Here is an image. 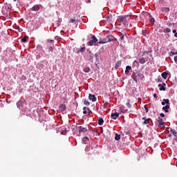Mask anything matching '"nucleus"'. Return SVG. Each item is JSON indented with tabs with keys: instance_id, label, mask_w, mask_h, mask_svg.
<instances>
[{
	"instance_id": "obj_46",
	"label": "nucleus",
	"mask_w": 177,
	"mask_h": 177,
	"mask_svg": "<svg viewBox=\"0 0 177 177\" xmlns=\"http://www.w3.org/2000/svg\"><path fill=\"white\" fill-rule=\"evenodd\" d=\"M83 110H84V111H86V106H84V107L83 108Z\"/></svg>"
},
{
	"instance_id": "obj_42",
	"label": "nucleus",
	"mask_w": 177,
	"mask_h": 177,
	"mask_svg": "<svg viewBox=\"0 0 177 177\" xmlns=\"http://www.w3.org/2000/svg\"><path fill=\"white\" fill-rule=\"evenodd\" d=\"M86 3H91V0H86Z\"/></svg>"
},
{
	"instance_id": "obj_14",
	"label": "nucleus",
	"mask_w": 177,
	"mask_h": 177,
	"mask_svg": "<svg viewBox=\"0 0 177 177\" xmlns=\"http://www.w3.org/2000/svg\"><path fill=\"white\" fill-rule=\"evenodd\" d=\"M169 129L170 130V132H171L172 135H174V136H175L176 138H177V132H176V130L172 129L171 128H169Z\"/></svg>"
},
{
	"instance_id": "obj_11",
	"label": "nucleus",
	"mask_w": 177,
	"mask_h": 177,
	"mask_svg": "<svg viewBox=\"0 0 177 177\" xmlns=\"http://www.w3.org/2000/svg\"><path fill=\"white\" fill-rule=\"evenodd\" d=\"M131 70H132V67H131V66H127L126 70H125V74L128 75V74H129V71Z\"/></svg>"
},
{
	"instance_id": "obj_38",
	"label": "nucleus",
	"mask_w": 177,
	"mask_h": 177,
	"mask_svg": "<svg viewBox=\"0 0 177 177\" xmlns=\"http://www.w3.org/2000/svg\"><path fill=\"white\" fill-rule=\"evenodd\" d=\"M49 51L53 52V47H52V46L49 47Z\"/></svg>"
},
{
	"instance_id": "obj_37",
	"label": "nucleus",
	"mask_w": 177,
	"mask_h": 177,
	"mask_svg": "<svg viewBox=\"0 0 177 177\" xmlns=\"http://www.w3.org/2000/svg\"><path fill=\"white\" fill-rule=\"evenodd\" d=\"M98 44H106L105 41H104V39L102 40V41H100L98 42Z\"/></svg>"
},
{
	"instance_id": "obj_48",
	"label": "nucleus",
	"mask_w": 177,
	"mask_h": 177,
	"mask_svg": "<svg viewBox=\"0 0 177 177\" xmlns=\"http://www.w3.org/2000/svg\"><path fill=\"white\" fill-rule=\"evenodd\" d=\"M95 57L96 59H97V53L95 54Z\"/></svg>"
},
{
	"instance_id": "obj_1",
	"label": "nucleus",
	"mask_w": 177,
	"mask_h": 177,
	"mask_svg": "<svg viewBox=\"0 0 177 177\" xmlns=\"http://www.w3.org/2000/svg\"><path fill=\"white\" fill-rule=\"evenodd\" d=\"M112 41H117V39H115L113 35L106 36L104 39L105 44H107V42H112Z\"/></svg>"
},
{
	"instance_id": "obj_26",
	"label": "nucleus",
	"mask_w": 177,
	"mask_h": 177,
	"mask_svg": "<svg viewBox=\"0 0 177 177\" xmlns=\"http://www.w3.org/2000/svg\"><path fill=\"white\" fill-rule=\"evenodd\" d=\"M83 71H84V73H89L91 71V68H89V67H86L83 69Z\"/></svg>"
},
{
	"instance_id": "obj_18",
	"label": "nucleus",
	"mask_w": 177,
	"mask_h": 177,
	"mask_svg": "<svg viewBox=\"0 0 177 177\" xmlns=\"http://www.w3.org/2000/svg\"><path fill=\"white\" fill-rule=\"evenodd\" d=\"M162 78H164V80H167V77H168V73L167 72H163L161 74Z\"/></svg>"
},
{
	"instance_id": "obj_43",
	"label": "nucleus",
	"mask_w": 177,
	"mask_h": 177,
	"mask_svg": "<svg viewBox=\"0 0 177 177\" xmlns=\"http://www.w3.org/2000/svg\"><path fill=\"white\" fill-rule=\"evenodd\" d=\"M153 97H155V99H157V94H153Z\"/></svg>"
},
{
	"instance_id": "obj_4",
	"label": "nucleus",
	"mask_w": 177,
	"mask_h": 177,
	"mask_svg": "<svg viewBox=\"0 0 177 177\" xmlns=\"http://www.w3.org/2000/svg\"><path fill=\"white\" fill-rule=\"evenodd\" d=\"M119 117H120V114L117 112L112 113L111 115V118H112V120H117V118Z\"/></svg>"
},
{
	"instance_id": "obj_28",
	"label": "nucleus",
	"mask_w": 177,
	"mask_h": 177,
	"mask_svg": "<svg viewBox=\"0 0 177 177\" xmlns=\"http://www.w3.org/2000/svg\"><path fill=\"white\" fill-rule=\"evenodd\" d=\"M163 32L167 33V32H171V30L169 28H166L163 30Z\"/></svg>"
},
{
	"instance_id": "obj_51",
	"label": "nucleus",
	"mask_w": 177,
	"mask_h": 177,
	"mask_svg": "<svg viewBox=\"0 0 177 177\" xmlns=\"http://www.w3.org/2000/svg\"><path fill=\"white\" fill-rule=\"evenodd\" d=\"M171 136H172V134L169 135V138H171Z\"/></svg>"
},
{
	"instance_id": "obj_54",
	"label": "nucleus",
	"mask_w": 177,
	"mask_h": 177,
	"mask_svg": "<svg viewBox=\"0 0 177 177\" xmlns=\"http://www.w3.org/2000/svg\"><path fill=\"white\" fill-rule=\"evenodd\" d=\"M14 1V2H16V1H17V0H13Z\"/></svg>"
},
{
	"instance_id": "obj_19",
	"label": "nucleus",
	"mask_w": 177,
	"mask_h": 177,
	"mask_svg": "<svg viewBox=\"0 0 177 177\" xmlns=\"http://www.w3.org/2000/svg\"><path fill=\"white\" fill-rule=\"evenodd\" d=\"M142 120H144V125H147V124H149V122H150V120L149 119H146V117L142 118Z\"/></svg>"
},
{
	"instance_id": "obj_2",
	"label": "nucleus",
	"mask_w": 177,
	"mask_h": 177,
	"mask_svg": "<svg viewBox=\"0 0 177 177\" xmlns=\"http://www.w3.org/2000/svg\"><path fill=\"white\" fill-rule=\"evenodd\" d=\"M76 128L79 133H85V132H88V129L84 128L82 126H77Z\"/></svg>"
},
{
	"instance_id": "obj_29",
	"label": "nucleus",
	"mask_w": 177,
	"mask_h": 177,
	"mask_svg": "<svg viewBox=\"0 0 177 177\" xmlns=\"http://www.w3.org/2000/svg\"><path fill=\"white\" fill-rule=\"evenodd\" d=\"M84 104H85V106H89V104H91V103L89 102V101L84 100Z\"/></svg>"
},
{
	"instance_id": "obj_33",
	"label": "nucleus",
	"mask_w": 177,
	"mask_h": 177,
	"mask_svg": "<svg viewBox=\"0 0 177 177\" xmlns=\"http://www.w3.org/2000/svg\"><path fill=\"white\" fill-rule=\"evenodd\" d=\"M134 66H139V62L138 60H135L133 63Z\"/></svg>"
},
{
	"instance_id": "obj_10",
	"label": "nucleus",
	"mask_w": 177,
	"mask_h": 177,
	"mask_svg": "<svg viewBox=\"0 0 177 177\" xmlns=\"http://www.w3.org/2000/svg\"><path fill=\"white\" fill-rule=\"evenodd\" d=\"M119 20L122 23H125V21H127V16L119 17Z\"/></svg>"
},
{
	"instance_id": "obj_47",
	"label": "nucleus",
	"mask_w": 177,
	"mask_h": 177,
	"mask_svg": "<svg viewBox=\"0 0 177 177\" xmlns=\"http://www.w3.org/2000/svg\"><path fill=\"white\" fill-rule=\"evenodd\" d=\"M174 37L177 38V32L174 33Z\"/></svg>"
},
{
	"instance_id": "obj_7",
	"label": "nucleus",
	"mask_w": 177,
	"mask_h": 177,
	"mask_svg": "<svg viewBox=\"0 0 177 177\" xmlns=\"http://www.w3.org/2000/svg\"><path fill=\"white\" fill-rule=\"evenodd\" d=\"M59 111H62V113H63V111H66V104H61L59 106Z\"/></svg>"
},
{
	"instance_id": "obj_16",
	"label": "nucleus",
	"mask_w": 177,
	"mask_h": 177,
	"mask_svg": "<svg viewBox=\"0 0 177 177\" xmlns=\"http://www.w3.org/2000/svg\"><path fill=\"white\" fill-rule=\"evenodd\" d=\"M162 12L163 13H168V12H169V8L165 7V8H162Z\"/></svg>"
},
{
	"instance_id": "obj_49",
	"label": "nucleus",
	"mask_w": 177,
	"mask_h": 177,
	"mask_svg": "<svg viewBox=\"0 0 177 177\" xmlns=\"http://www.w3.org/2000/svg\"><path fill=\"white\" fill-rule=\"evenodd\" d=\"M133 80H134V81H138V80L136 79V77H133Z\"/></svg>"
},
{
	"instance_id": "obj_27",
	"label": "nucleus",
	"mask_w": 177,
	"mask_h": 177,
	"mask_svg": "<svg viewBox=\"0 0 177 177\" xmlns=\"http://www.w3.org/2000/svg\"><path fill=\"white\" fill-rule=\"evenodd\" d=\"M21 41L23 42H27L28 41V36H25L22 39Z\"/></svg>"
},
{
	"instance_id": "obj_22",
	"label": "nucleus",
	"mask_w": 177,
	"mask_h": 177,
	"mask_svg": "<svg viewBox=\"0 0 177 177\" xmlns=\"http://www.w3.org/2000/svg\"><path fill=\"white\" fill-rule=\"evenodd\" d=\"M91 40L93 41L95 44L97 43V38H96V36L95 35H93L91 37Z\"/></svg>"
},
{
	"instance_id": "obj_39",
	"label": "nucleus",
	"mask_w": 177,
	"mask_h": 177,
	"mask_svg": "<svg viewBox=\"0 0 177 177\" xmlns=\"http://www.w3.org/2000/svg\"><path fill=\"white\" fill-rule=\"evenodd\" d=\"M176 53L173 51L170 52V56H174V55H175Z\"/></svg>"
},
{
	"instance_id": "obj_41",
	"label": "nucleus",
	"mask_w": 177,
	"mask_h": 177,
	"mask_svg": "<svg viewBox=\"0 0 177 177\" xmlns=\"http://www.w3.org/2000/svg\"><path fill=\"white\" fill-rule=\"evenodd\" d=\"M160 117H165V114H164V113H161L160 114Z\"/></svg>"
},
{
	"instance_id": "obj_17",
	"label": "nucleus",
	"mask_w": 177,
	"mask_h": 177,
	"mask_svg": "<svg viewBox=\"0 0 177 177\" xmlns=\"http://www.w3.org/2000/svg\"><path fill=\"white\" fill-rule=\"evenodd\" d=\"M139 63H140V64H145V63H146V59H145V57L140 58Z\"/></svg>"
},
{
	"instance_id": "obj_35",
	"label": "nucleus",
	"mask_w": 177,
	"mask_h": 177,
	"mask_svg": "<svg viewBox=\"0 0 177 177\" xmlns=\"http://www.w3.org/2000/svg\"><path fill=\"white\" fill-rule=\"evenodd\" d=\"M125 35L124 34H121V36H120V39L122 41L124 40V38Z\"/></svg>"
},
{
	"instance_id": "obj_23",
	"label": "nucleus",
	"mask_w": 177,
	"mask_h": 177,
	"mask_svg": "<svg viewBox=\"0 0 177 177\" xmlns=\"http://www.w3.org/2000/svg\"><path fill=\"white\" fill-rule=\"evenodd\" d=\"M121 67V61H118L115 64V68H118Z\"/></svg>"
},
{
	"instance_id": "obj_36",
	"label": "nucleus",
	"mask_w": 177,
	"mask_h": 177,
	"mask_svg": "<svg viewBox=\"0 0 177 177\" xmlns=\"http://www.w3.org/2000/svg\"><path fill=\"white\" fill-rule=\"evenodd\" d=\"M80 52H85V47H82V48L80 49Z\"/></svg>"
},
{
	"instance_id": "obj_8",
	"label": "nucleus",
	"mask_w": 177,
	"mask_h": 177,
	"mask_svg": "<svg viewBox=\"0 0 177 177\" xmlns=\"http://www.w3.org/2000/svg\"><path fill=\"white\" fill-rule=\"evenodd\" d=\"M89 142V138L88 137H84L82 140V143H84V145H88Z\"/></svg>"
},
{
	"instance_id": "obj_45",
	"label": "nucleus",
	"mask_w": 177,
	"mask_h": 177,
	"mask_svg": "<svg viewBox=\"0 0 177 177\" xmlns=\"http://www.w3.org/2000/svg\"><path fill=\"white\" fill-rule=\"evenodd\" d=\"M83 113L87 114V113H88V111H83Z\"/></svg>"
},
{
	"instance_id": "obj_13",
	"label": "nucleus",
	"mask_w": 177,
	"mask_h": 177,
	"mask_svg": "<svg viewBox=\"0 0 177 177\" xmlns=\"http://www.w3.org/2000/svg\"><path fill=\"white\" fill-rule=\"evenodd\" d=\"M120 113H127V111H128V109H127L125 108V106H122L120 108Z\"/></svg>"
},
{
	"instance_id": "obj_21",
	"label": "nucleus",
	"mask_w": 177,
	"mask_h": 177,
	"mask_svg": "<svg viewBox=\"0 0 177 177\" xmlns=\"http://www.w3.org/2000/svg\"><path fill=\"white\" fill-rule=\"evenodd\" d=\"M104 122V120H103V118H100L98 119V124L99 125H103Z\"/></svg>"
},
{
	"instance_id": "obj_3",
	"label": "nucleus",
	"mask_w": 177,
	"mask_h": 177,
	"mask_svg": "<svg viewBox=\"0 0 177 177\" xmlns=\"http://www.w3.org/2000/svg\"><path fill=\"white\" fill-rule=\"evenodd\" d=\"M41 9V5L37 4L33 6V7L31 8V10L33 12H37V10H39Z\"/></svg>"
},
{
	"instance_id": "obj_20",
	"label": "nucleus",
	"mask_w": 177,
	"mask_h": 177,
	"mask_svg": "<svg viewBox=\"0 0 177 177\" xmlns=\"http://www.w3.org/2000/svg\"><path fill=\"white\" fill-rule=\"evenodd\" d=\"M169 105H166V106H163L162 107V110H164V111L165 112V113H168V111H169Z\"/></svg>"
},
{
	"instance_id": "obj_24",
	"label": "nucleus",
	"mask_w": 177,
	"mask_h": 177,
	"mask_svg": "<svg viewBox=\"0 0 177 177\" xmlns=\"http://www.w3.org/2000/svg\"><path fill=\"white\" fill-rule=\"evenodd\" d=\"M158 118L159 119L158 120V122L160 127H162V125H164V123L162 122V119L160 118Z\"/></svg>"
},
{
	"instance_id": "obj_9",
	"label": "nucleus",
	"mask_w": 177,
	"mask_h": 177,
	"mask_svg": "<svg viewBox=\"0 0 177 177\" xmlns=\"http://www.w3.org/2000/svg\"><path fill=\"white\" fill-rule=\"evenodd\" d=\"M88 99L89 100H92L93 102H96V97L95 96V95L89 94Z\"/></svg>"
},
{
	"instance_id": "obj_15",
	"label": "nucleus",
	"mask_w": 177,
	"mask_h": 177,
	"mask_svg": "<svg viewBox=\"0 0 177 177\" xmlns=\"http://www.w3.org/2000/svg\"><path fill=\"white\" fill-rule=\"evenodd\" d=\"M21 106H23V101L22 100H19L17 102V106L18 107V109H21Z\"/></svg>"
},
{
	"instance_id": "obj_53",
	"label": "nucleus",
	"mask_w": 177,
	"mask_h": 177,
	"mask_svg": "<svg viewBox=\"0 0 177 177\" xmlns=\"http://www.w3.org/2000/svg\"><path fill=\"white\" fill-rule=\"evenodd\" d=\"M145 53H147H147H149V51H145Z\"/></svg>"
},
{
	"instance_id": "obj_5",
	"label": "nucleus",
	"mask_w": 177,
	"mask_h": 177,
	"mask_svg": "<svg viewBox=\"0 0 177 177\" xmlns=\"http://www.w3.org/2000/svg\"><path fill=\"white\" fill-rule=\"evenodd\" d=\"M147 16L149 18V22L153 23V24H154V21H156V20L154 19V18L153 17H151V14L147 12Z\"/></svg>"
},
{
	"instance_id": "obj_50",
	"label": "nucleus",
	"mask_w": 177,
	"mask_h": 177,
	"mask_svg": "<svg viewBox=\"0 0 177 177\" xmlns=\"http://www.w3.org/2000/svg\"><path fill=\"white\" fill-rule=\"evenodd\" d=\"M145 109H146L147 113V111H149V109L148 108H145Z\"/></svg>"
},
{
	"instance_id": "obj_12",
	"label": "nucleus",
	"mask_w": 177,
	"mask_h": 177,
	"mask_svg": "<svg viewBox=\"0 0 177 177\" xmlns=\"http://www.w3.org/2000/svg\"><path fill=\"white\" fill-rule=\"evenodd\" d=\"M165 104L167 105H169V100L168 99H164L163 101L162 102V106H165Z\"/></svg>"
},
{
	"instance_id": "obj_31",
	"label": "nucleus",
	"mask_w": 177,
	"mask_h": 177,
	"mask_svg": "<svg viewBox=\"0 0 177 177\" xmlns=\"http://www.w3.org/2000/svg\"><path fill=\"white\" fill-rule=\"evenodd\" d=\"M142 35H143L144 37H146L147 35V32L146 31V30L142 31Z\"/></svg>"
},
{
	"instance_id": "obj_25",
	"label": "nucleus",
	"mask_w": 177,
	"mask_h": 177,
	"mask_svg": "<svg viewBox=\"0 0 177 177\" xmlns=\"http://www.w3.org/2000/svg\"><path fill=\"white\" fill-rule=\"evenodd\" d=\"M94 44H96L95 41H93V40H90L88 42V45H89V46H93Z\"/></svg>"
},
{
	"instance_id": "obj_44",
	"label": "nucleus",
	"mask_w": 177,
	"mask_h": 177,
	"mask_svg": "<svg viewBox=\"0 0 177 177\" xmlns=\"http://www.w3.org/2000/svg\"><path fill=\"white\" fill-rule=\"evenodd\" d=\"M172 32H173L174 34H176V30L174 29V30H173Z\"/></svg>"
},
{
	"instance_id": "obj_30",
	"label": "nucleus",
	"mask_w": 177,
	"mask_h": 177,
	"mask_svg": "<svg viewBox=\"0 0 177 177\" xmlns=\"http://www.w3.org/2000/svg\"><path fill=\"white\" fill-rule=\"evenodd\" d=\"M115 139L116 140H120V139H121V137L120 136V135H118V133L115 134Z\"/></svg>"
},
{
	"instance_id": "obj_34",
	"label": "nucleus",
	"mask_w": 177,
	"mask_h": 177,
	"mask_svg": "<svg viewBox=\"0 0 177 177\" xmlns=\"http://www.w3.org/2000/svg\"><path fill=\"white\" fill-rule=\"evenodd\" d=\"M126 105L127 106V107H128L129 109H131V103L127 102V103H126Z\"/></svg>"
},
{
	"instance_id": "obj_52",
	"label": "nucleus",
	"mask_w": 177,
	"mask_h": 177,
	"mask_svg": "<svg viewBox=\"0 0 177 177\" xmlns=\"http://www.w3.org/2000/svg\"><path fill=\"white\" fill-rule=\"evenodd\" d=\"M59 39V37H55V39Z\"/></svg>"
},
{
	"instance_id": "obj_40",
	"label": "nucleus",
	"mask_w": 177,
	"mask_h": 177,
	"mask_svg": "<svg viewBox=\"0 0 177 177\" xmlns=\"http://www.w3.org/2000/svg\"><path fill=\"white\" fill-rule=\"evenodd\" d=\"M174 62H175V63H177V55L176 57H174Z\"/></svg>"
},
{
	"instance_id": "obj_32",
	"label": "nucleus",
	"mask_w": 177,
	"mask_h": 177,
	"mask_svg": "<svg viewBox=\"0 0 177 177\" xmlns=\"http://www.w3.org/2000/svg\"><path fill=\"white\" fill-rule=\"evenodd\" d=\"M69 23H75V24H77L78 23V21H77V20H75V19H71L69 21Z\"/></svg>"
},
{
	"instance_id": "obj_6",
	"label": "nucleus",
	"mask_w": 177,
	"mask_h": 177,
	"mask_svg": "<svg viewBox=\"0 0 177 177\" xmlns=\"http://www.w3.org/2000/svg\"><path fill=\"white\" fill-rule=\"evenodd\" d=\"M167 84H165V83H163L162 84H158V88L160 91H165V86H166Z\"/></svg>"
}]
</instances>
